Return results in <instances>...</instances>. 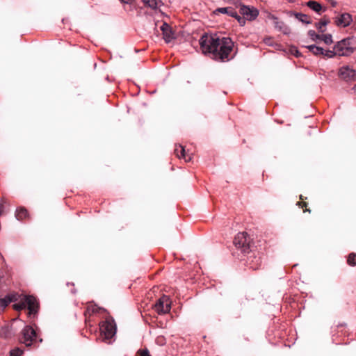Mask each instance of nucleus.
<instances>
[{
  "label": "nucleus",
  "mask_w": 356,
  "mask_h": 356,
  "mask_svg": "<svg viewBox=\"0 0 356 356\" xmlns=\"http://www.w3.org/2000/svg\"><path fill=\"white\" fill-rule=\"evenodd\" d=\"M347 263L348 265L351 266H356V254L354 252L350 253L347 259Z\"/></svg>",
  "instance_id": "a878e982"
},
{
  "label": "nucleus",
  "mask_w": 356,
  "mask_h": 356,
  "mask_svg": "<svg viewBox=\"0 0 356 356\" xmlns=\"http://www.w3.org/2000/svg\"><path fill=\"white\" fill-rule=\"evenodd\" d=\"M26 308L29 309V315H36L39 309V302L33 296H24L23 298Z\"/></svg>",
  "instance_id": "0eeeda50"
},
{
  "label": "nucleus",
  "mask_w": 356,
  "mask_h": 356,
  "mask_svg": "<svg viewBox=\"0 0 356 356\" xmlns=\"http://www.w3.org/2000/svg\"><path fill=\"white\" fill-rule=\"evenodd\" d=\"M145 6L152 9H156L163 5L161 0H141Z\"/></svg>",
  "instance_id": "dca6fc26"
},
{
  "label": "nucleus",
  "mask_w": 356,
  "mask_h": 356,
  "mask_svg": "<svg viewBox=\"0 0 356 356\" xmlns=\"http://www.w3.org/2000/svg\"><path fill=\"white\" fill-rule=\"evenodd\" d=\"M270 19L273 20L275 28L279 31H281L286 35L290 33L289 27L286 25L284 22L279 20V19L274 15H271Z\"/></svg>",
  "instance_id": "9b49d317"
},
{
  "label": "nucleus",
  "mask_w": 356,
  "mask_h": 356,
  "mask_svg": "<svg viewBox=\"0 0 356 356\" xmlns=\"http://www.w3.org/2000/svg\"><path fill=\"white\" fill-rule=\"evenodd\" d=\"M291 15H293L296 17L297 19L300 21L302 23L309 24H311V20L309 17L307 15L300 13H291Z\"/></svg>",
  "instance_id": "a211bd4d"
},
{
  "label": "nucleus",
  "mask_w": 356,
  "mask_h": 356,
  "mask_svg": "<svg viewBox=\"0 0 356 356\" xmlns=\"http://www.w3.org/2000/svg\"><path fill=\"white\" fill-rule=\"evenodd\" d=\"M138 353L140 356H150L147 349L140 350Z\"/></svg>",
  "instance_id": "7c9ffc66"
},
{
  "label": "nucleus",
  "mask_w": 356,
  "mask_h": 356,
  "mask_svg": "<svg viewBox=\"0 0 356 356\" xmlns=\"http://www.w3.org/2000/svg\"><path fill=\"white\" fill-rule=\"evenodd\" d=\"M352 90H353L354 93L356 94V84L353 87Z\"/></svg>",
  "instance_id": "c9c22d12"
},
{
  "label": "nucleus",
  "mask_w": 356,
  "mask_h": 356,
  "mask_svg": "<svg viewBox=\"0 0 356 356\" xmlns=\"http://www.w3.org/2000/svg\"><path fill=\"white\" fill-rule=\"evenodd\" d=\"M161 29L163 32V38L164 40L167 43L170 42L171 40L174 38V36H173V33H172L170 26H168V24H167L166 23H164L161 26Z\"/></svg>",
  "instance_id": "4468645a"
},
{
  "label": "nucleus",
  "mask_w": 356,
  "mask_h": 356,
  "mask_svg": "<svg viewBox=\"0 0 356 356\" xmlns=\"http://www.w3.org/2000/svg\"><path fill=\"white\" fill-rule=\"evenodd\" d=\"M305 211L310 212V210H309V209H306Z\"/></svg>",
  "instance_id": "e433bc0d"
},
{
  "label": "nucleus",
  "mask_w": 356,
  "mask_h": 356,
  "mask_svg": "<svg viewBox=\"0 0 356 356\" xmlns=\"http://www.w3.org/2000/svg\"><path fill=\"white\" fill-rule=\"evenodd\" d=\"M308 35L312 39V40H319L321 37V35L317 34L314 30H309L308 31Z\"/></svg>",
  "instance_id": "c85d7f7f"
},
{
  "label": "nucleus",
  "mask_w": 356,
  "mask_h": 356,
  "mask_svg": "<svg viewBox=\"0 0 356 356\" xmlns=\"http://www.w3.org/2000/svg\"><path fill=\"white\" fill-rule=\"evenodd\" d=\"M234 18H236L238 23L242 26L245 24V20H247L243 16L241 17L238 15V17H234Z\"/></svg>",
  "instance_id": "2f4dec72"
},
{
  "label": "nucleus",
  "mask_w": 356,
  "mask_h": 356,
  "mask_svg": "<svg viewBox=\"0 0 356 356\" xmlns=\"http://www.w3.org/2000/svg\"><path fill=\"white\" fill-rule=\"evenodd\" d=\"M249 255L248 256V264L249 267L253 270H257L261 266V257L256 255L252 250H249Z\"/></svg>",
  "instance_id": "9d476101"
},
{
  "label": "nucleus",
  "mask_w": 356,
  "mask_h": 356,
  "mask_svg": "<svg viewBox=\"0 0 356 356\" xmlns=\"http://www.w3.org/2000/svg\"><path fill=\"white\" fill-rule=\"evenodd\" d=\"M154 309L159 314H165L170 312L171 302L168 296L163 295L154 304Z\"/></svg>",
  "instance_id": "423d86ee"
},
{
  "label": "nucleus",
  "mask_w": 356,
  "mask_h": 356,
  "mask_svg": "<svg viewBox=\"0 0 356 356\" xmlns=\"http://www.w3.org/2000/svg\"><path fill=\"white\" fill-rule=\"evenodd\" d=\"M323 40L325 44H330L332 43V36L331 34H323L321 35L320 39Z\"/></svg>",
  "instance_id": "393cba45"
},
{
  "label": "nucleus",
  "mask_w": 356,
  "mask_h": 356,
  "mask_svg": "<svg viewBox=\"0 0 356 356\" xmlns=\"http://www.w3.org/2000/svg\"><path fill=\"white\" fill-rule=\"evenodd\" d=\"M321 56H323L326 58H333L334 56H337L336 51L334 49V47L333 48V50H325L324 52L322 54Z\"/></svg>",
  "instance_id": "bb28decb"
},
{
  "label": "nucleus",
  "mask_w": 356,
  "mask_h": 356,
  "mask_svg": "<svg viewBox=\"0 0 356 356\" xmlns=\"http://www.w3.org/2000/svg\"><path fill=\"white\" fill-rule=\"evenodd\" d=\"M15 216L17 220H22L28 216V211L25 208L20 207L16 210Z\"/></svg>",
  "instance_id": "aec40b11"
},
{
  "label": "nucleus",
  "mask_w": 356,
  "mask_h": 356,
  "mask_svg": "<svg viewBox=\"0 0 356 356\" xmlns=\"http://www.w3.org/2000/svg\"><path fill=\"white\" fill-rule=\"evenodd\" d=\"M12 336V330L8 326H3L0 329V337L4 339Z\"/></svg>",
  "instance_id": "4be33fe9"
},
{
  "label": "nucleus",
  "mask_w": 356,
  "mask_h": 356,
  "mask_svg": "<svg viewBox=\"0 0 356 356\" xmlns=\"http://www.w3.org/2000/svg\"><path fill=\"white\" fill-rule=\"evenodd\" d=\"M339 76L346 81H351L356 79V70L346 65L339 69Z\"/></svg>",
  "instance_id": "1a4fd4ad"
},
{
  "label": "nucleus",
  "mask_w": 356,
  "mask_h": 356,
  "mask_svg": "<svg viewBox=\"0 0 356 356\" xmlns=\"http://www.w3.org/2000/svg\"><path fill=\"white\" fill-rule=\"evenodd\" d=\"M175 154L179 159H183L186 162L191 161L192 157L186 153L184 147L181 145H177L175 148Z\"/></svg>",
  "instance_id": "ddd939ff"
},
{
  "label": "nucleus",
  "mask_w": 356,
  "mask_h": 356,
  "mask_svg": "<svg viewBox=\"0 0 356 356\" xmlns=\"http://www.w3.org/2000/svg\"><path fill=\"white\" fill-rule=\"evenodd\" d=\"M337 55L348 56L356 49V38H347L339 41L334 46Z\"/></svg>",
  "instance_id": "f03ea898"
},
{
  "label": "nucleus",
  "mask_w": 356,
  "mask_h": 356,
  "mask_svg": "<svg viewBox=\"0 0 356 356\" xmlns=\"http://www.w3.org/2000/svg\"><path fill=\"white\" fill-rule=\"evenodd\" d=\"M19 341L26 346H31L35 341H37L38 337L35 330L30 325H26L21 332Z\"/></svg>",
  "instance_id": "39448f33"
},
{
  "label": "nucleus",
  "mask_w": 356,
  "mask_h": 356,
  "mask_svg": "<svg viewBox=\"0 0 356 356\" xmlns=\"http://www.w3.org/2000/svg\"><path fill=\"white\" fill-rule=\"evenodd\" d=\"M239 11L244 18L249 21L254 20L259 15V10L254 6L241 4Z\"/></svg>",
  "instance_id": "6e6552de"
},
{
  "label": "nucleus",
  "mask_w": 356,
  "mask_h": 356,
  "mask_svg": "<svg viewBox=\"0 0 356 356\" xmlns=\"http://www.w3.org/2000/svg\"><path fill=\"white\" fill-rule=\"evenodd\" d=\"M313 54L321 56L324 52V49L315 44H311L306 47Z\"/></svg>",
  "instance_id": "6ab92c4d"
},
{
  "label": "nucleus",
  "mask_w": 356,
  "mask_h": 356,
  "mask_svg": "<svg viewBox=\"0 0 356 356\" xmlns=\"http://www.w3.org/2000/svg\"><path fill=\"white\" fill-rule=\"evenodd\" d=\"M122 3H131L133 0H120Z\"/></svg>",
  "instance_id": "f704fd0d"
},
{
  "label": "nucleus",
  "mask_w": 356,
  "mask_h": 356,
  "mask_svg": "<svg viewBox=\"0 0 356 356\" xmlns=\"http://www.w3.org/2000/svg\"><path fill=\"white\" fill-rule=\"evenodd\" d=\"M100 331L104 341L111 343V339L115 335L116 325L113 320L106 319L100 325Z\"/></svg>",
  "instance_id": "7ed1b4c3"
},
{
  "label": "nucleus",
  "mask_w": 356,
  "mask_h": 356,
  "mask_svg": "<svg viewBox=\"0 0 356 356\" xmlns=\"http://www.w3.org/2000/svg\"><path fill=\"white\" fill-rule=\"evenodd\" d=\"M299 206L303 207H307V203L305 202H298V203Z\"/></svg>",
  "instance_id": "72a5a7b5"
},
{
  "label": "nucleus",
  "mask_w": 356,
  "mask_h": 356,
  "mask_svg": "<svg viewBox=\"0 0 356 356\" xmlns=\"http://www.w3.org/2000/svg\"><path fill=\"white\" fill-rule=\"evenodd\" d=\"M23 354V350L19 348H15L10 352V356H21Z\"/></svg>",
  "instance_id": "c756f323"
},
{
  "label": "nucleus",
  "mask_w": 356,
  "mask_h": 356,
  "mask_svg": "<svg viewBox=\"0 0 356 356\" xmlns=\"http://www.w3.org/2000/svg\"><path fill=\"white\" fill-rule=\"evenodd\" d=\"M13 307L15 310H22V309H25L26 305H25L23 298L22 299V300L19 302L13 305Z\"/></svg>",
  "instance_id": "cd10ccee"
},
{
  "label": "nucleus",
  "mask_w": 356,
  "mask_h": 356,
  "mask_svg": "<svg viewBox=\"0 0 356 356\" xmlns=\"http://www.w3.org/2000/svg\"><path fill=\"white\" fill-rule=\"evenodd\" d=\"M99 309V308L96 305L90 303L87 306L86 309L84 312V314H85V316H87V315L90 316L95 313L98 312Z\"/></svg>",
  "instance_id": "412c9836"
},
{
  "label": "nucleus",
  "mask_w": 356,
  "mask_h": 356,
  "mask_svg": "<svg viewBox=\"0 0 356 356\" xmlns=\"http://www.w3.org/2000/svg\"><path fill=\"white\" fill-rule=\"evenodd\" d=\"M352 17L348 13H343L335 17V24L341 27L348 26L352 22Z\"/></svg>",
  "instance_id": "f8f14e48"
},
{
  "label": "nucleus",
  "mask_w": 356,
  "mask_h": 356,
  "mask_svg": "<svg viewBox=\"0 0 356 356\" xmlns=\"http://www.w3.org/2000/svg\"><path fill=\"white\" fill-rule=\"evenodd\" d=\"M12 301L11 298L6 296L3 298H0V313L8 306V305Z\"/></svg>",
  "instance_id": "b1692460"
},
{
  "label": "nucleus",
  "mask_w": 356,
  "mask_h": 356,
  "mask_svg": "<svg viewBox=\"0 0 356 356\" xmlns=\"http://www.w3.org/2000/svg\"><path fill=\"white\" fill-rule=\"evenodd\" d=\"M234 244L236 248L241 250L243 253H249L252 250L250 238L246 232H240L236 235L234 239Z\"/></svg>",
  "instance_id": "20e7f679"
},
{
  "label": "nucleus",
  "mask_w": 356,
  "mask_h": 356,
  "mask_svg": "<svg viewBox=\"0 0 356 356\" xmlns=\"http://www.w3.org/2000/svg\"><path fill=\"white\" fill-rule=\"evenodd\" d=\"M199 44L202 53L216 61L226 62L232 58L230 55L234 42L229 38L204 33L200 38Z\"/></svg>",
  "instance_id": "f257e3e1"
},
{
  "label": "nucleus",
  "mask_w": 356,
  "mask_h": 356,
  "mask_svg": "<svg viewBox=\"0 0 356 356\" xmlns=\"http://www.w3.org/2000/svg\"><path fill=\"white\" fill-rule=\"evenodd\" d=\"M215 13L226 14L230 17H238L236 10L232 7L218 8L215 10Z\"/></svg>",
  "instance_id": "2eb2a0df"
},
{
  "label": "nucleus",
  "mask_w": 356,
  "mask_h": 356,
  "mask_svg": "<svg viewBox=\"0 0 356 356\" xmlns=\"http://www.w3.org/2000/svg\"><path fill=\"white\" fill-rule=\"evenodd\" d=\"M330 22V20L326 18L322 19L318 23L316 24V26L319 32L323 33L325 29L324 27Z\"/></svg>",
  "instance_id": "5701e85b"
},
{
  "label": "nucleus",
  "mask_w": 356,
  "mask_h": 356,
  "mask_svg": "<svg viewBox=\"0 0 356 356\" xmlns=\"http://www.w3.org/2000/svg\"><path fill=\"white\" fill-rule=\"evenodd\" d=\"M306 5L311 10H314L317 13H320V12L323 10L322 6L316 1H309L306 3Z\"/></svg>",
  "instance_id": "f3484780"
},
{
  "label": "nucleus",
  "mask_w": 356,
  "mask_h": 356,
  "mask_svg": "<svg viewBox=\"0 0 356 356\" xmlns=\"http://www.w3.org/2000/svg\"><path fill=\"white\" fill-rule=\"evenodd\" d=\"M3 209H4V205H3V202H0V216H1V213H3Z\"/></svg>",
  "instance_id": "473e14b6"
}]
</instances>
